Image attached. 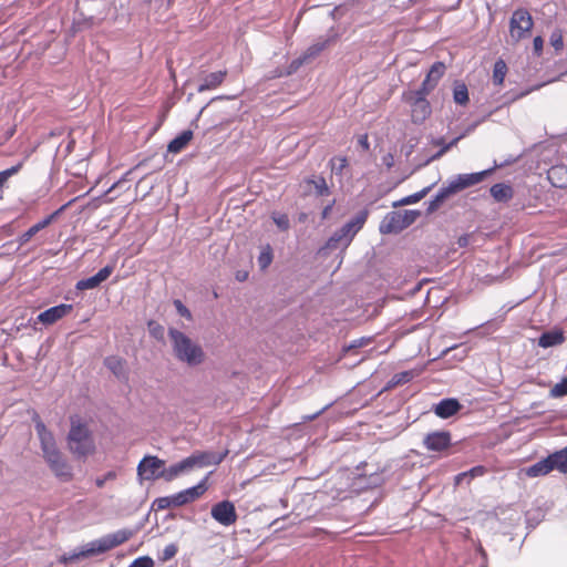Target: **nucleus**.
<instances>
[{
	"mask_svg": "<svg viewBox=\"0 0 567 567\" xmlns=\"http://www.w3.org/2000/svg\"><path fill=\"white\" fill-rule=\"evenodd\" d=\"M458 138L454 140L451 144L442 148L436 155H434L432 158H439L444 152H446L452 145H454L457 142Z\"/></svg>",
	"mask_w": 567,
	"mask_h": 567,
	"instance_id": "nucleus-51",
	"label": "nucleus"
},
{
	"mask_svg": "<svg viewBox=\"0 0 567 567\" xmlns=\"http://www.w3.org/2000/svg\"><path fill=\"white\" fill-rule=\"evenodd\" d=\"M327 408H328V405H327V406H324L323 409H321L320 411H318L317 413H315L313 415L309 416L308 419H309V420H313V419H315V417H317V416H318L322 411H324Z\"/></svg>",
	"mask_w": 567,
	"mask_h": 567,
	"instance_id": "nucleus-56",
	"label": "nucleus"
},
{
	"mask_svg": "<svg viewBox=\"0 0 567 567\" xmlns=\"http://www.w3.org/2000/svg\"><path fill=\"white\" fill-rule=\"evenodd\" d=\"M305 63H307V61L302 54L299 58L292 60L288 66V74L295 73Z\"/></svg>",
	"mask_w": 567,
	"mask_h": 567,
	"instance_id": "nucleus-43",
	"label": "nucleus"
},
{
	"mask_svg": "<svg viewBox=\"0 0 567 567\" xmlns=\"http://www.w3.org/2000/svg\"><path fill=\"white\" fill-rule=\"evenodd\" d=\"M460 408L461 405L457 400L445 399L435 405L434 412L437 416L447 419L454 415L460 410Z\"/></svg>",
	"mask_w": 567,
	"mask_h": 567,
	"instance_id": "nucleus-23",
	"label": "nucleus"
},
{
	"mask_svg": "<svg viewBox=\"0 0 567 567\" xmlns=\"http://www.w3.org/2000/svg\"><path fill=\"white\" fill-rule=\"evenodd\" d=\"M564 340L563 333L560 331H550L543 333L538 340V344L543 348H549L556 344L561 343Z\"/></svg>",
	"mask_w": 567,
	"mask_h": 567,
	"instance_id": "nucleus-27",
	"label": "nucleus"
},
{
	"mask_svg": "<svg viewBox=\"0 0 567 567\" xmlns=\"http://www.w3.org/2000/svg\"><path fill=\"white\" fill-rule=\"evenodd\" d=\"M271 218H272L274 223L276 224V226L280 230L285 231V230L289 229L290 220H289V217H288L287 214H284V213H272Z\"/></svg>",
	"mask_w": 567,
	"mask_h": 567,
	"instance_id": "nucleus-31",
	"label": "nucleus"
},
{
	"mask_svg": "<svg viewBox=\"0 0 567 567\" xmlns=\"http://www.w3.org/2000/svg\"><path fill=\"white\" fill-rule=\"evenodd\" d=\"M153 505L156 506L158 511L174 507L173 495L158 497L154 501Z\"/></svg>",
	"mask_w": 567,
	"mask_h": 567,
	"instance_id": "nucleus-36",
	"label": "nucleus"
},
{
	"mask_svg": "<svg viewBox=\"0 0 567 567\" xmlns=\"http://www.w3.org/2000/svg\"><path fill=\"white\" fill-rule=\"evenodd\" d=\"M104 365L116 377L126 378L125 360L117 355H110L104 359Z\"/></svg>",
	"mask_w": 567,
	"mask_h": 567,
	"instance_id": "nucleus-24",
	"label": "nucleus"
},
{
	"mask_svg": "<svg viewBox=\"0 0 567 567\" xmlns=\"http://www.w3.org/2000/svg\"><path fill=\"white\" fill-rule=\"evenodd\" d=\"M65 208V206L60 207L58 210L52 213L51 215L47 216L42 220L38 221L33 226H31L27 231H24L18 239L19 244L22 246L27 244L34 235H37L40 230L48 227L58 216L59 214Z\"/></svg>",
	"mask_w": 567,
	"mask_h": 567,
	"instance_id": "nucleus-17",
	"label": "nucleus"
},
{
	"mask_svg": "<svg viewBox=\"0 0 567 567\" xmlns=\"http://www.w3.org/2000/svg\"><path fill=\"white\" fill-rule=\"evenodd\" d=\"M389 157H390V154L383 157V163H384V165H385L388 168H390V161H388V159H389Z\"/></svg>",
	"mask_w": 567,
	"mask_h": 567,
	"instance_id": "nucleus-57",
	"label": "nucleus"
},
{
	"mask_svg": "<svg viewBox=\"0 0 567 567\" xmlns=\"http://www.w3.org/2000/svg\"><path fill=\"white\" fill-rule=\"evenodd\" d=\"M389 389H390V381L384 384L382 391H388Z\"/></svg>",
	"mask_w": 567,
	"mask_h": 567,
	"instance_id": "nucleus-58",
	"label": "nucleus"
},
{
	"mask_svg": "<svg viewBox=\"0 0 567 567\" xmlns=\"http://www.w3.org/2000/svg\"><path fill=\"white\" fill-rule=\"evenodd\" d=\"M453 97L456 103H458L461 105L466 104L468 101V93H467L466 86L464 84L455 85L454 92H453Z\"/></svg>",
	"mask_w": 567,
	"mask_h": 567,
	"instance_id": "nucleus-30",
	"label": "nucleus"
},
{
	"mask_svg": "<svg viewBox=\"0 0 567 567\" xmlns=\"http://www.w3.org/2000/svg\"><path fill=\"white\" fill-rule=\"evenodd\" d=\"M533 44H534V50H535V52H536L537 54H539V53L542 52V50H543V45H544V41H543V39H542L540 37H536V38L534 39Z\"/></svg>",
	"mask_w": 567,
	"mask_h": 567,
	"instance_id": "nucleus-48",
	"label": "nucleus"
},
{
	"mask_svg": "<svg viewBox=\"0 0 567 567\" xmlns=\"http://www.w3.org/2000/svg\"><path fill=\"white\" fill-rule=\"evenodd\" d=\"M419 215L420 214L416 210L400 209L392 212V233L410 226L412 223L415 221Z\"/></svg>",
	"mask_w": 567,
	"mask_h": 567,
	"instance_id": "nucleus-18",
	"label": "nucleus"
},
{
	"mask_svg": "<svg viewBox=\"0 0 567 567\" xmlns=\"http://www.w3.org/2000/svg\"><path fill=\"white\" fill-rule=\"evenodd\" d=\"M367 218L368 212L360 210L328 238L324 246L319 249L318 254L320 256H327L330 250L340 249L341 251H344L350 246L355 235L363 228Z\"/></svg>",
	"mask_w": 567,
	"mask_h": 567,
	"instance_id": "nucleus-2",
	"label": "nucleus"
},
{
	"mask_svg": "<svg viewBox=\"0 0 567 567\" xmlns=\"http://www.w3.org/2000/svg\"><path fill=\"white\" fill-rule=\"evenodd\" d=\"M507 72L506 63L503 60H498L494 64L493 80L494 83L501 85L504 82Z\"/></svg>",
	"mask_w": 567,
	"mask_h": 567,
	"instance_id": "nucleus-29",
	"label": "nucleus"
},
{
	"mask_svg": "<svg viewBox=\"0 0 567 567\" xmlns=\"http://www.w3.org/2000/svg\"><path fill=\"white\" fill-rule=\"evenodd\" d=\"M212 517L223 526H230L237 520L235 505L230 501H220L212 506Z\"/></svg>",
	"mask_w": 567,
	"mask_h": 567,
	"instance_id": "nucleus-9",
	"label": "nucleus"
},
{
	"mask_svg": "<svg viewBox=\"0 0 567 567\" xmlns=\"http://www.w3.org/2000/svg\"><path fill=\"white\" fill-rule=\"evenodd\" d=\"M364 339H360V340H354L352 341L347 348H346V351L347 352H350L359 347H361L363 343H364Z\"/></svg>",
	"mask_w": 567,
	"mask_h": 567,
	"instance_id": "nucleus-49",
	"label": "nucleus"
},
{
	"mask_svg": "<svg viewBox=\"0 0 567 567\" xmlns=\"http://www.w3.org/2000/svg\"><path fill=\"white\" fill-rule=\"evenodd\" d=\"M332 205H333V203H332V204L327 205V206L322 209V214H321V215H322V218H323V219H324V218H327V217L329 216L330 212L332 210Z\"/></svg>",
	"mask_w": 567,
	"mask_h": 567,
	"instance_id": "nucleus-52",
	"label": "nucleus"
},
{
	"mask_svg": "<svg viewBox=\"0 0 567 567\" xmlns=\"http://www.w3.org/2000/svg\"><path fill=\"white\" fill-rule=\"evenodd\" d=\"M193 138V132L190 130L183 131L176 137H174L167 145L169 153H179Z\"/></svg>",
	"mask_w": 567,
	"mask_h": 567,
	"instance_id": "nucleus-25",
	"label": "nucleus"
},
{
	"mask_svg": "<svg viewBox=\"0 0 567 567\" xmlns=\"http://www.w3.org/2000/svg\"><path fill=\"white\" fill-rule=\"evenodd\" d=\"M489 172L491 171H483L478 173L457 175L455 178L449 182L447 186L443 187L437 193L435 199L431 204V208H435L451 195L481 183Z\"/></svg>",
	"mask_w": 567,
	"mask_h": 567,
	"instance_id": "nucleus-5",
	"label": "nucleus"
},
{
	"mask_svg": "<svg viewBox=\"0 0 567 567\" xmlns=\"http://www.w3.org/2000/svg\"><path fill=\"white\" fill-rule=\"evenodd\" d=\"M272 261V251L270 246L268 245L265 249H262L258 256V264L261 269H266Z\"/></svg>",
	"mask_w": 567,
	"mask_h": 567,
	"instance_id": "nucleus-33",
	"label": "nucleus"
},
{
	"mask_svg": "<svg viewBox=\"0 0 567 567\" xmlns=\"http://www.w3.org/2000/svg\"><path fill=\"white\" fill-rule=\"evenodd\" d=\"M73 309L72 305L68 303H61L54 307H51L38 316V321H40L43 324H52L60 320L61 318L65 317L68 313H70Z\"/></svg>",
	"mask_w": 567,
	"mask_h": 567,
	"instance_id": "nucleus-16",
	"label": "nucleus"
},
{
	"mask_svg": "<svg viewBox=\"0 0 567 567\" xmlns=\"http://www.w3.org/2000/svg\"><path fill=\"white\" fill-rule=\"evenodd\" d=\"M358 144H359V146H360L363 151H368V150H369V140H368V135H367V134L360 135V136H359V138H358Z\"/></svg>",
	"mask_w": 567,
	"mask_h": 567,
	"instance_id": "nucleus-47",
	"label": "nucleus"
},
{
	"mask_svg": "<svg viewBox=\"0 0 567 567\" xmlns=\"http://www.w3.org/2000/svg\"><path fill=\"white\" fill-rule=\"evenodd\" d=\"M114 267L112 265H106L105 267L101 268L94 276L79 280L75 285V288L78 290L94 289L99 287L103 281H105L111 276Z\"/></svg>",
	"mask_w": 567,
	"mask_h": 567,
	"instance_id": "nucleus-15",
	"label": "nucleus"
},
{
	"mask_svg": "<svg viewBox=\"0 0 567 567\" xmlns=\"http://www.w3.org/2000/svg\"><path fill=\"white\" fill-rule=\"evenodd\" d=\"M332 38L333 35L326 39H318L302 53V56L306 59L307 62L315 59L317 55L320 54V52H322L326 49V47L332 40Z\"/></svg>",
	"mask_w": 567,
	"mask_h": 567,
	"instance_id": "nucleus-26",
	"label": "nucleus"
},
{
	"mask_svg": "<svg viewBox=\"0 0 567 567\" xmlns=\"http://www.w3.org/2000/svg\"><path fill=\"white\" fill-rule=\"evenodd\" d=\"M174 357L188 367H197L205 361V352L200 344L193 341L184 332L175 329H168Z\"/></svg>",
	"mask_w": 567,
	"mask_h": 567,
	"instance_id": "nucleus-3",
	"label": "nucleus"
},
{
	"mask_svg": "<svg viewBox=\"0 0 567 567\" xmlns=\"http://www.w3.org/2000/svg\"><path fill=\"white\" fill-rule=\"evenodd\" d=\"M565 172V168L561 167V166H555V167H551L549 171H548V178L549 181L555 185V186H558V187H563L564 186V183H558L557 182V178L558 176Z\"/></svg>",
	"mask_w": 567,
	"mask_h": 567,
	"instance_id": "nucleus-37",
	"label": "nucleus"
},
{
	"mask_svg": "<svg viewBox=\"0 0 567 567\" xmlns=\"http://www.w3.org/2000/svg\"><path fill=\"white\" fill-rule=\"evenodd\" d=\"M445 72V65L442 62H436L432 65L431 70L429 71L426 79L424 80L422 84V94L426 95L429 94L437 84L440 79L443 76Z\"/></svg>",
	"mask_w": 567,
	"mask_h": 567,
	"instance_id": "nucleus-19",
	"label": "nucleus"
},
{
	"mask_svg": "<svg viewBox=\"0 0 567 567\" xmlns=\"http://www.w3.org/2000/svg\"><path fill=\"white\" fill-rule=\"evenodd\" d=\"M468 477V473L464 472L455 476V484H461L464 478Z\"/></svg>",
	"mask_w": 567,
	"mask_h": 567,
	"instance_id": "nucleus-53",
	"label": "nucleus"
},
{
	"mask_svg": "<svg viewBox=\"0 0 567 567\" xmlns=\"http://www.w3.org/2000/svg\"><path fill=\"white\" fill-rule=\"evenodd\" d=\"M226 74H227L226 71H217V72L207 74L203 79L202 83L198 85L197 91L199 93H202V92H205L208 90H214V89L218 87L225 80Z\"/></svg>",
	"mask_w": 567,
	"mask_h": 567,
	"instance_id": "nucleus-22",
	"label": "nucleus"
},
{
	"mask_svg": "<svg viewBox=\"0 0 567 567\" xmlns=\"http://www.w3.org/2000/svg\"><path fill=\"white\" fill-rule=\"evenodd\" d=\"M417 94L420 96L415 100L412 106V117L415 122H422L430 115L431 107L424 97L425 95L422 94V91H420Z\"/></svg>",
	"mask_w": 567,
	"mask_h": 567,
	"instance_id": "nucleus-21",
	"label": "nucleus"
},
{
	"mask_svg": "<svg viewBox=\"0 0 567 567\" xmlns=\"http://www.w3.org/2000/svg\"><path fill=\"white\" fill-rule=\"evenodd\" d=\"M423 443L429 451L441 452L451 444V434L446 431H436L425 435Z\"/></svg>",
	"mask_w": 567,
	"mask_h": 567,
	"instance_id": "nucleus-14",
	"label": "nucleus"
},
{
	"mask_svg": "<svg viewBox=\"0 0 567 567\" xmlns=\"http://www.w3.org/2000/svg\"><path fill=\"white\" fill-rule=\"evenodd\" d=\"M116 477H117V474H116L115 471H109L103 476L95 478V485L99 488H102L105 485L106 482L114 481Z\"/></svg>",
	"mask_w": 567,
	"mask_h": 567,
	"instance_id": "nucleus-39",
	"label": "nucleus"
},
{
	"mask_svg": "<svg viewBox=\"0 0 567 567\" xmlns=\"http://www.w3.org/2000/svg\"><path fill=\"white\" fill-rule=\"evenodd\" d=\"M550 44L555 48V50H561L563 48V35L559 31L553 32L550 35Z\"/></svg>",
	"mask_w": 567,
	"mask_h": 567,
	"instance_id": "nucleus-42",
	"label": "nucleus"
},
{
	"mask_svg": "<svg viewBox=\"0 0 567 567\" xmlns=\"http://www.w3.org/2000/svg\"><path fill=\"white\" fill-rule=\"evenodd\" d=\"M413 377H414L413 371H406V372L398 373V374L392 377V384H394V383L399 384V383L408 382Z\"/></svg>",
	"mask_w": 567,
	"mask_h": 567,
	"instance_id": "nucleus-41",
	"label": "nucleus"
},
{
	"mask_svg": "<svg viewBox=\"0 0 567 567\" xmlns=\"http://www.w3.org/2000/svg\"><path fill=\"white\" fill-rule=\"evenodd\" d=\"M178 551V547L175 544H168L164 547L158 556V559L163 563L171 560Z\"/></svg>",
	"mask_w": 567,
	"mask_h": 567,
	"instance_id": "nucleus-34",
	"label": "nucleus"
},
{
	"mask_svg": "<svg viewBox=\"0 0 567 567\" xmlns=\"http://www.w3.org/2000/svg\"><path fill=\"white\" fill-rule=\"evenodd\" d=\"M190 470V466L188 464L187 457L182 460L178 463L172 464L168 467H164L161 471V478H163L166 482H172L178 476L188 473Z\"/></svg>",
	"mask_w": 567,
	"mask_h": 567,
	"instance_id": "nucleus-20",
	"label": "nucleus"
},
{
	"mask_svg": "<svg viewBox=\"0 0 567 567\" xmlns=\"http://www.w3.org/2000/svg\"><path fill=\"white\" fill-rule=\"evenodd\" d=\"M468 473V476L473 477L475 476L476 474H481L482 473V468L481 467H475V468H472Z\"/></svg>",
	"mask_w": 567,
	"mask_h": 567,
	"instance_id": "nucleus-54",
	"label": "nucleus"
},
{
	"mask_svg": "<svg viewBox=\"0 0 567 567\" xmlns=\"http://www.w3.org/2000/svg\"><path fill=\"white\" fill-rule=\"evenodd\" d=\"M333 161H337L339 163L338 167H334L337 172H341L347 166V158L346 157H338Z\"/></svg>",
	"mask_w": 567,
	"mask_h": 567,
	"instance_id": "nucleus-50",
	"label": "nucleus"
},
{
	"mask_svg": "<svg viewBox=\"0 0 567 567\" xmlns=\"http://www.w3.org/2000/svg\"><path fill=\"white\" fill-rule=\"evenodd\" d=\"M50 470L55 474L56 477L69 481L72 477V468L59 451H51L43 455Z\"/></svg>",
	"mask_w": 567,
	"mask_h": 567,
	"instance_id": "nucleus-10",
	"label": "nucleus"
},
{
	"mask_svg": "<svg viewBox=\"0 0 567 567\" xmlns=\"http://www.w3.org/2000/svg\"><path fill=\"white\" fill-rule=\"evenodd\" d=\"M227 452L216 453L212 451L204 452H195L192 455L187 456L188 464L190 470L198 467H207L212 465H218L225 458Z\"/></svg>",
	"mask_w": 567,
	"mask_h": 567,
	"instance_id": "nucleus-11",
	"label": "nucleus"
},
{
	"mask_svg": "<svg viewBox=\"0 0 567 567\" xmlns=\"http://www.w3.org/2000/svg\"><path fill=\"white\" fill-rule=\"evenodd\" d=\"M429 189H430V187L424 188L421 193H419V194H416V195H414L412 197L405 198L401 203L408 204V203H411V202H417L419 199H421L427 193Z\"/></svg>",
	"mask_w": 567,
	"mask_h": 567,
	"instance_id": "nucleus-46",
	"label": "nucleus"
},
{
	"mask_svg": "<svg viewBox=\"0 0 567 567\" xmlns=\"http://www.w3.org/2000/svg\"><path fill=\"white\" fill-rule=\"evenodd\" d=\"M128 567H154V560L148 556L134 559Z\"/></svg>",
	"mask_w": 567,
	"mask_h": 567,
	"instance_id": "nucleus-38",
	"label": "nucleus"
},
{
	"mask_svg": "<svg viewBox=\"0 0 567 567\" xmlns=\"http://www.w3.org/2000/svg\"><path fill=\"white\" fill-rule=\"evenodd\" d=\"M132 535L133 533L128 529H118L112 534L104 535L73 549L70 553L64 554L62 556V560L64 563H72L75 560L104 554L128 540Z\"/></svg>",
	"mask_w": 567,
	"mask_h": 567,
	"instance_id": "nucleus-1",
	"label": "nucleus"
},
{
	"mask_svg": "<svg viewBox=\"0 0 567 567\" xmlns=\"http://www.w3.org/2000/svg\"><path fill=\"white\" fill-rule=\"evenodd\" d=\"M533 27L530 14L523 9L516 10L511 19L509 33L512 39L518 41L528 35Z\"/></svg>",
	"mask_w": 567,
	"mask_h": 567,
	"instance_id": "nucleus-7",
	"label": "nucleus"
},
{
	"mask_svg": "<svg viewBox=\"0 0 567 567\" xmlns=\"http://www.w3.org/2000/svg\"><path fill=\"white\" fill-rule=\"evenodd\" d=\"M553 470H557L564 474L567 473V447L553 453L529 467L522 470V473L529 477H538L548 474Z\"/></svg>",
	"mask_w": 567,
	"mask_h": 567,
	"instance_id": "nucleus-6",
	"label": "nucleus"
},
{
	"mask_svg": "<svg viewBox=\"0 0 567 567\" xmlns=\"http://www.w3.org/2000/svg\"><path fill=\"white\" fill-rule=\"evenodd\" d=\"M173 303H174V307L179 316H182L186 319L192 318L190 311L179 299H175Z\"/></svg>",
	"mask_w": 567,
	"mask_h": 567,
	"instance_id": "nucleus-40",
	"label": "nucleus"
},
{
	"mask_svg": "<svg viewBox=\"0 0 567 567\" xmlns=\"http://www.w3.org/2000/svg\"><path fill=\"white\" fill-rule=\"evenodd\" d=\"M68 446L76 457H86L95 451V444L89 427L80 422L71 420V429L68 434Z\"/></svg>",
	"mask_w": 567,
	"mask_h": 567,
	"instance_id": "nucleus-4",
	"label": "nucleus"
},
{
	"mask_svg": "<svg viewBox=\"0 0 567 567\" xmlns=\"http://www.w3.org/2000/svg\"><path fill=\"white\" fill-rule=\"evenodd\" d=\"M313 183H315V187H316V189H317V193H318L319 195H321V196H322V195H324V194H328L329 188H328L327 183H326V181H324V178H323V177L318 178V179H317V181H315Z\"/></svg>",
	"mask_w": 567,
	"mask_h": 567,
	"instance_id": "nucleus-44",
	"label": "nucleus"
},
{
	"mask_svg": "<svg viewBox=\"0 0 567 567\" xmlns=\"http://www.w3.org/2000/svg\"><path fill=\"white\" fill-rule=\"evenodd\" d=\"M492 196L498 200H507L512 197V188L504 184H496L491 188Z\"/></svg>",
	"mask_w": 567,
	"mask_h": 567,
	"instance_id": "nucleus-28",
	"label": "nucleus"
},
{
	"mask_svg": "<svg viewBox=\"0 0 567 567\" xmlns=\"http://www.w3.org/2000/svg\"><path fill=\"white\" fill-rule=\"evenodd\" d=\"M467 241H468L467 237H461V238L458 239V244H460L461 246H465V245H467Z\"/></svg>",
	"mask_w": 567,
	"mask_h": 567,
	"instance_id": "nucleus-55",
	"label": "nucleus"
},
{
	"mask_svg": "<svg viewBox=\"0 0 567 567\" xmlns=\"http://www.w3.org/2000/svg\"><path fill=\"white\" fill-rule=\"evenodd\" d=\"M207 491V477H204L197 485L173 494L174 507H179L198 499Z\"/></svg>",
	"mask_w": 567,
	"mask_h": 567,
	"instance_id": "nucleus-12",
	"label": "nucleus"
},
{
	"mask_svg": "<svg viewBox=\"0 0 567 567\" xmlns=\"http://www.w3.org/2000/svg\"><path fill=\"white\" fill-rule=\"evenodd\" d=\"M33 422L43 455L56 451L58 446L53 433L47 429L38 415L33 417Z\"/></svg>",
	"mask_w": 567,
	"mask_h": 567,
	"instance_id": "nucleus-13",
	"label": "nucleus"
},
{
	"mask_svg": "<svg viewBox=\"0 0 567 567\" xmlns=\"http://www.w3.org/2000/svg\"><path fill=\"white\" fill-rule=\"evenodd\" d=\"M21 167H22V162L18 163L14 166H11L10 168H7V169L0 172V189L4 186V184L11 176L16 175L21 169Z\"/></svg>",
	"mask_w": 567,
	"mask_h": 567,
	"instance_id": "nucleus-32",
	"label": "nucleus"
},
{
	"mask_svg": "<svg viewBox=\"0 0 567 567\" xmlns=\"http://www.w3.org/2000/svg\"><path fill=\"white\" fill-rule=\"evenodd\" d=\"M390 229H391L390 219H389V216L386 215L380 224V231L382 234L386 235V234H390Z\"/></svg>",
	"mask_w": 567,
	"mask_h": 567,
	"instance_id": "nucleus-45",
	"label": "nucleus"
},
{
	"mask_svg": "<svg viewBox=\"0 0 567 567\" xmlns=\"http://www.w3.org/2000/svg\"><path fill=\"white\" fill-rule=\"evenodd\" d=\"M550 395L554 398L567 395V377L551 388Z\"/></svg>",
	"mask_w": 567,
	"mask_h": 567,
	"instance_id": "nucleus-35",
	"label": "nucleus"
},
{
	"mask_svg": "<svg viewBox=\"0 0 567 567\" xmlns=\"http://www.w3.org/2000/svg\"><path fill=\"white\" fill-rule=\"evenodd\" d=\"M165 461L157 456L146 455L137 465V475L141 480L155 481L161 478V471L164 468Z\"/></svg>",
	"mask_w": 567,
	"mask_h": 567,
	"instance_id": "nucleus-8",
	"label": "nucleus"
}]
</instances>
